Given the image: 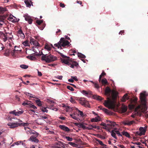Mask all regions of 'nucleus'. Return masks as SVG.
<instances>
[{
	"instance_id": "8fccbe9b",
	"label": "nucleus",
	"mask_w": 148,
	"mask_h": 148,
	"mask_svg": "<svg viewBox=\"0 0 148 148\" xmlns=\"http://www.w3.org/2000/svg\"><path fill=\"white\" fill-rule=\"evenodd\" d=\"M100 125L101 126H102L104 127L103 128L105 129H107V125L106 124L103 123L102 122L100 124Z\"/></svg>"
},
{
	"instance_id": "774afa93",
	"label": "nucleus",
	"mask_w": 148,
	"mask_h": 148,
	"mask_svg": "<svg viewBox=\"0 0 148 148\" xmlns=\"http://www.w3.org/2000/svg\"><path fill=\"white\" fill-rule=\"evenodd\" d=\"M30 148H40V147H38L36 146H35L34 145H32L31 147Z\"/></svg>"
},
{
	"instance_id": "f704fd0d",
	"label": "nucleus",
	"mask_w": 148,
	"mask_h": 148,
	"mask_svg": "<svg viewBox=\"0 0 148 148\" xmlns=\"http://www.w3.org/2000/svg\"><path fill=\"white\" fill-rule=\"evenodd\" d=\"M27 58H28L31 60H34L36 59V58L35 57L31 55L28 56L26 57Z\"/></svg>"
},
{
	"instance_id": "ea45409f",
	"label": "nucleus",
	"mask_w": 148,
	"mask_h": 148,
	"mask_svg": "<svg viewBox=\"0 0 148 148\" xmlns=\"http://www.w3.org/2000/svg\"><path fill=\"white\" fill-rule=\"evenodd\" d=\"M81 92L84 95H88L90 94V92H87L85 90H82L81 91Z\"/></svg>"
},
{
	"instance_id": "3c124183",
	"label": "nucleus",
	"mask_w": 148,
	"mask_h": 148,
	"mask_svg": "<svg viewBox=\"0 0 148 148\" xmlns=\"http://www.w3.org/2000/svg\"><path fill=\"white\" fill-rule=\"evenodd\" d=\"M68 144L72 146L73 147H76L77 146V145L75 143L71 142H69L68 143Z\"/></svg>"
},
{
	"instance_id": "338daca9",
	"label": "nucleus",
	"mask_w": 148,
	"mask_h": 148,
	"mask_svg": "<svg viewBox=\"0 0 148 148\" xmlns=\"http://www.w3.org/2000/svg\"><path fill=\"white\" fill-rule=\"evenodd\" d=\"M18 34H23V32L22 30L21 29H20L18 31Z\"/></svg>"
},
{
	"instance_id": "4468645a",
	"label": "nucleus",
	"mask_w": 148,
	"mask_h": 148,
	"mask_svg": "<svg viewBox=\"0 0 148 148\" xmlns=\"http://www.w3.org/2000/svg\"><path fill=\"white\" fill-rule=\"evenodd\" d=\"M20 126L19 123L17 122H13L10 123V128L14 129L15 127Z\"/></svg>"
},
{
	"instance_id": "dca6fc26",
	"label": "nucleus",
	"mask_w": 148,
	"mask_h": 148,
	"mask_svg": "<svg viewBox=\"0 0 148 148\" xmlns=\"http://www.w3.org/2000/svg\"><path fill=\"white\" fill-rule=\"evenodd\" d=\"M24 129L26 131V133L27 134H29V133L33 134H34V132H36L27 127H25Z\"/></svg>"
},
{
	"instance_id": "393cba45",
	"label": "nucleus",
	"mask_w": 148,
	"mask_h": 148,
	"mask_svg": "<svg viewBox=\"0 0 148 148\" xmlns=\"http://www.w3.org/2000/svg\"><path fill=\"white\" fill-rule=\"evenodd\" d=\"M51 47H53V46L52 44H51V45L48 44L45 45V49H47L48 51H50L51 49Z\"/></svg>"
},
{
	"instance_id": "6ab92c4d",
	"label": "nucleus",
	"mask_w": 148,
	"mask_h": 148,
	"mask_svg": "<svg viewBox=\"0 0 148 148\" xmlns=\"http://www.w3.org/2000/svg\"><path fill=\"white\" fill-rule=\"evenodd\" d=\"M10 21L13 23H15L18 22V20L15 17L13 16L12 14H10Z\"/></svg>"
},
{
	"instance_id": "72a5a7b5",
	"label": "nucleus",
	"mask_w": 148,
	"mask_h": 148,
	"mask_svg": "<svg viewBox=\"0 0 148 148\" xmlns=\"http://www.w3.org/2000/svg\"><path fill=\"white\" fill-rule=\"evenodd\" d=\"M77 55L80 58H86V56L84 55L81 53H77Z\"/></svg>"
},
{
	"instance_id": "603ef678",
	"label": "nucleus",
	"mask_w": 148,
	"mask_h": 148,
	"mask_svg": "<svg viewBox=\"0 0 148 148\" xmlns=\"http://www.w3.org/2000/svg\"><path fill=\"white\" fill-rule=\"evenodd\" d=\"M65 138L69 141H72L73 140L72 138L70 137L69 136H66Z\"/></svg>"
},
{
	"instance_id": "412c9836",
	"label": "nucleus",
	"mask_w": 148,
	"mask_h": 148,
	"mask_svg": "<svg viewBox=\"0 0 148 148\" xmlns=\"http://www.w3.org/2000/svg\"><path fill=\"white\" fill-rule=\"evenodd\" d=\"M129 99V98L128 97V94L126 93L123 97L121 100L123 102H125L126 100H128Z\"/></svg>"
},
{
	"instance_id": "cd10ccee",
	"label": "nucleus",
	"mask_w": 148,
	"mask_h": 148,
	"mask_svg": "<svg viewBox=\"0 0 148 148\" xmlns=\"http://www.w3.org/2000/svg\"><path fill=\"white\" fill-rule=\"evenodd\" d=\"M122 134L124 136L128 138L130 137V135L127 132L123 131L122 132Z\"/></svg>"
},
{
	"instance_id": "69168bd1",
	"label": "nucleus",
	"mask_w": 148,
	"mask_h": 148,
	"mask_svg": "<svg viewBox=\"0 0 148 148\" xmlns=\"http://www.w3.org/2000/svg\"><path fill=\"white\" fill-rule=\"evenodd\" d=\"M125 33V31L124 30H121L119 32V34H121V35L123 34L124 35Z\"/></svg>"
},
{
	"instance_id": "37998d69",
	"label": "nucleus",
	"mask_w": 148,
	"mask_h": 148,
	"mask_svg": "<svg viewBox=\"0 0 148 148\" xmlns=\"http://www.w3.org/2000/svg\"><path fill=\"white\" fill-rule=\"evenodd\" d=\"M36 102L37 105L39 106H41L42 105L41 101L39 99L36 100Z\"/></svg>"
},
{
	"instance_id": "6e6d98bb",
	"label": "nucleus",
	"mask_w": 148,
	"mask_h": 148,
	"mask_svg": "<svg viewBox=\"0 0 148 148\" xmlns=\"http://www.w3.org/2000/svg\"><path fill=\"white\" fill-rule=\"evenodd\" d=\"M28 112L29 114H33V113H34L35 111L34 110L30 109L29 110Z\"/></svg>"
},
{
	"instance_id": "bf43d9fd",
	"label": "nucleus",
	"mask_w": 148,
	"mask_h": 148,
	"mask_svg": "<svg viewBox=\"0 0 148 148\" xmlns=\"http://www.w3.org/2000/svg\"><path fill=\"white\" fill-rule=\"evenodd\" d=\"M30 104V103H29V102H24L22 103V105L24 106L28 105V106H29Z\"/></svg>"
},
{
	"instance_id": "a18cd8bd",
	"label": "nucleus",
	"mask_w": 148,
	"mask_h": 148,
	"mask_svg": "<svg viewBox=\"0 0 148 148\" xmlns=\"http://www.w3.org/2000/svg\"><path fill=\"white\" fill-rule=\"evenodd\" d=\"M20 67L22 69H26L28 68V66L25 64H22L20 65Z\"/></svg>"
},
{
	"instance_id": "4d7b16f0",
	"label": "nucleus",
	"mask_w": 148,
	"mask_h": 148,
	"mask_svg": "<svg viewBox=\"0 0 148 148\" xmlns=\"http://www.w3.org/2000/svg\"><path fill=\"white\" fill-rule=\"evenodd\" d=\"M70 116L72 117L74 119L77 120V117L75 116L74 114H71L70 115Z\"/></svg>"
},
{
	"instance_id": "7ed1b4c3",
	"label": "nucleus",
	"mask_w": 148,
	"mask_h": 148,
	"mask_svg": "<svg viewBox=\"0 0 148 148\" xmlns=\"http://www.w3.org/2000/svg\"><path fill=\"white\" fill-rule=\"evenodd\" d=\"M59 53L62 57V58H61V61L62 63L68 65L72 68H73L74 66H77L78 65V63L70 59L69 57L64 55L61 53L59 52Z\"/></svg>"
},
{
	"instance_id": "1a4fd4ad",
	"label": "nucleus",
	"mask_w": 148,
	"mask_h": 148,
	"mask_svg": "<svg viewBox=\"0 0 148 148\" xmlns=\"http://www.w3.org/2000/svg\"><path fill=\"white\" fill-rule=\"evenodd\" d=\"M80 103L82 105L88 107L89 103L88 101L86 100L84 98H81L79 100Z\"/></svg>"
},
{
	"instance_id": "13d9d810",
	"label": "nucleus",
	"mask_w": 148,
	"mask_h": 148,
	"mask_svg": "<svg viewBox=\"0 0 148 148\" xmlns=\"http://www.w3.org/2000/svg\"><path fill=\"white\" fill-rule=\"evenodd\" d=\"M115 132L119 136H122V135L120 134V132L119 131H115Z\"/></svg>"
},
{
	"instance_id": "09e8293b",
	"label": "nucleus",
	"mask_w": 148,
	"mask_h": 148,
	"mask_svg": "<svg viewBox=\"0 0 148 148\" xmlns=\"http://www.w3.org/2000/svg\"><path fill=\"white\" fill-rule=\"evenodd\" d=\"M23 44L25 46H28L29 44V40H27L23 42Z\"/></svg>"
},
{
	"instance_id": "c756f323",
	"label": "nucleus",
	"mask_w": 148,
	"mask_h": 148,
	"mask_svg": "<svg viewBox=\"0 0 148 148\" xmlns=\"http://www.w3.org/2000/svg\"><path fill=\"white\" fill-rule=\"evenodd\" d=\"M24 2L27 7L30 8L31 7V5L29 0H25Z\"/></svg>"
},
{
	"instance_id": "a19ab883",
	"label": "nucleus",
	"mask_w": 148,
	"mask_h": 148,
	"mask_svg": "<svg viewBox=\"0 0 148 148\" xmlns=\"http://www.w3.org/2000/svg\"><path fill=\"white\" fill-rule=\"evenodd\" d=\"M43 22V20H37L36 21V23L38 25H40Z\"/></svg>"
},
{
	"instance_id": "20e7f679",
	"label": "nucleus",
	"mask_w": 148,
	"mask_h": 148,
	"mask_svg": "<svg viewBox=\"0 0 148 148\" xmlns=\"http://www.w3.org/2000/svg\"><path fill=\"white\" fill-rule=\"evenodd\" d=\"M70 42L66 40L64 38H61L60 40L57 44L54 45V46L58 49H62V47H65L66 46H69Z\"/></svg>"
},
{
	"instance_id": "473e14b6",
	"label": "nucleus",
	"mask_w": 148,
	"mask_h": 148,
	"mask_svg": "<svg viewBox=\"0 0 148 148\" xmlns=\"http://www.w3.org/2000/svg\"><path fill=\"white\" fill-rule=\"evenodd\" d=\"M111 135L112 136L116 139H117V138L116 136V133L114 130H112L111 132Z\"/></svg>"
},
{
	"instance_id": "c9c22d12",
	"label": "nucleus",
	"mask_w": 148,
	"mask_h": 148,
	"mask_svg": "<svg viewBox=\"0 0 148 148\" xmlns=\"http://www.w3.org/2000/svg\"><path fill=\"white\" fill-rule=\"evenodd\" d=\"M106 75V73H105V72H104V71H103L101 74L99 76V82H101V78H102V77L103 76H104Z\"/></svg>"
},
{
	"instance_id": "f8f14e48",
	"label": "nucleus",
	"mask_w": 148,
	"mask_h": 148,
	"mask_svg": "<svg viewBox=\"0 0 148 148\" xmlns=\"http://www.w3.org/2000/svg\"><path fill=\"white\" fill-rule=\"evenodd\" d=\"M25 20L28 21L29 24H31L32 23L33 20L31 18V17L29 16L28 14H25L24 16Z\"/></svg>"
},
{
	"instance_id": "58836bf2",
	"label": "nucleus",
	"mask_w": 148,
	"mask_h": 148,
	"mask_svg": "<svg viewBox=\"0 0 148 148\" xmlns=\"http://www.w3.org/2000/svg\"><path fill=\"white\" fill-rule=\"evenodd\" d=\"M29 108H33V109L35 110L37 108V107L31 104L29 105V106H28Z\"/></svg>"
},
{
	"instance_id": "0eeeda50",
	"label": "nucleus",
	"mask_w": 148,
	"mask_h": 148,
	"mask_svg": "<svg viewBox=\"0 0 148 148\" xmlns=\"http://www.w3.org/2000/svg\"><path fill=\"white\" fill-rule=\"evenodd\" d=\"M139 131L137 132L135 134L136 136H141L144 135L146 132V130L143 127H140L139 129Z\"/></svg>"
},
{
	"instance_id": "79ce46f5",
	"label": "nucleus",
	"mask_w": 148,
	"mask_h": 148,
	"mask_svg": "<svg viewBox=\"0 0 148 148\" xmlns=\"http://www.w3.org/2000/svg\"><path fill=\"white\" fill-rule=\"evenodd\" d=\"M19 125H20V126H23L25 127V126H28L29 125V123H19Z\"/></svg>"
},
{
	"instance_id": "680f3d73",
	"label": "nucleus",
	"mask_w": 148,
	"mask_h": 148,
	"mask_svg": "<svg viewBox=\"0 0 148 148\" xmlns=\"http://www.w3.org/2000/svg\"><path fill=\"white\" fill-rule=\"evenodd\" d=\"M77 77L71 76V78L73 79V80H74L75 81H78V79L77 78Z\"/></svg>"
},
{
	"instance_id": "49530a36",
	"label": "nucleus",
	"mask_w": 148,
	"mask_h": 148,
	"mask_svg": "<svg viewBox=\"0 0 148 148\" xmlns=\"http://www.w3.org/2000/svg\"><path fill=\"white\" fill-rule=\"evenodd\" d=\"M101 83L103 84H106L107 83V81L106 79L104 78L101 81Z\"/></svg>"
},
{
	"instance_id": "f3484780",
	"label": "nucleus",
	"mask_w": 148,
	"mask_h": 148,
	"mask_svg": "<svg viewBox=\"0 0 148 148\" xmlns=\"http://www.w3.org/2000/svg\"><path fill=\"white\" fill-rule=\"evenodd\" d=\"M20 144H21L22 145H25V144L23 143V141H19L16 142L14 143L12 145H11L10 148H13V147L15 145H18Z\"/></svg>"
},
{
	"instance_id": "2eb2a0df",
	"label": "nucleus",
	"mask_w": 148,
	"mask_h": 148,
	"mask_svg": "<svg viewBox=\"0 0 148 148\" xmlns=\"http://www.w3.org/2000/svg\"><path fill=\"white\" fill-rule=\"evenodd\" d=\"M106 125L107 126V129H109L114 127L115 125H116V123L114 122H110V123H108Z\"/></svg>"
},
{
	"instance_id": "0e129e2a",
	"label": "nucleus",
	"mask_w": 148,
	"mask_h": 148,
	"mask_svg": "<svg viewBox=\"0 0 148 148\" xmlns=\"http://www.w3.org/2000/svg\"><path fill=\"white\" fill-rule=\"evenodd\" d=\"M45 25H46L45 24H43L42 25V26L39 28L41 30H42L44 29V28L45 27Z\"/></svg>"
},
{
	"instance_id": "2f4dec72",
	"label": "nucleus",
	"mask_w": 148,
	"mask_h": 148,
	"mask_svg": "<svg viewBox=\"0 0 148 148\" xmlns=\"http://www.w3.org/2000/svg\"><path fill=\"white\" fill-rule=\"evenodd\" d=\"M76 109L77 110V111H78V116H85L84 115V114L82 112L79 110H78V109L76 108Z\"/></svg>"
},
{
	"instance_id": "f257e3e1",
	"label": "nucleus",
	"mask_w": 148,
	"mask_h": 148,
	"mask_svg": "<svg viewBox=\"0 0 148 148\" xmlns=\"http://www.w3.org/2000/svg\"><path fill=\"white\" fill-rule=\"evenodd\" d=\"M146 96L147 95L145 92L141 93H140V99L142 105H139L137 107H136V105L137 103L138 99L135 98L132 101L131 104L129 105V108L131 110L135 109V111L138 112L145 113L147 110L146 99Z\"/></svg>"
},
{
	"instance_id": "864d4df0",
	"label": "nucleus",
	"mask_w": 148,
	"mask_h": 148,
	"mask_svg": "<svg viewBox=\"0 0 148 148\" xmlns=\"http://www.w3.org/2000/svg\"><path fill=\"white\" fill-rule=\"evenodd\" d=\"M67 88L70 90L71 91H74V89L72 87L69 86H67Z\"/></svg>"
},
{
	"instance_id": "c85d7f7f",
	"label": "nucleus",
	"mask_w": 148,
	"mask_h": 148,
	"mask_svg": "<svg viewBox=\"0 0 148 148\" xmlns=\"http://www.w3.org/2000/svg\"><path fill=\"white\" fill-rule=\"evenodd\" d=\"M127 110V107L125 106H123L121 108V111L122 113L125 112Z\"/></svg>"
},
{
	"instance_id": "423d86ee",
	"label": "nucleus",
	"mask_w": 148,
	"mask_h": 148,
	"mask_svg": "<svg viewBox=\"0 0 148 148\" xmlns=\"http://www.w3.org/2000/svg\"><path fill=\"white\" fill-rule=\"evenodd\" d=\"M34 134H33L34 135L31 136L29 138L28 140L29 141H31L34 143H38V142L39 140L36 138V137L38 136L39 134L36 132H34Z\"/></svg>"
},
{
	"instance_id": "39448f33",
	"label": "nucleus",
	"mask_w": 148,
	"mask_h": 148,
	"mask_svg": "<svg viewBox=\"0 0 148 148\" xmlns=\"http://www.w3.org/2000/svg\"><path fill=\"white\" fill-rule=\"evenodd\" d=\"M6 11H7V9L6 8H0V27H2L4 23V20L6 18L5 16L3 14V12Z\"/></svg>"
},
{
	"instance_id": "6e6552de",
	"label": "nucleus",
	"mask_w": 148,
	"mask_h": 148,
	"mask_svg": "<svg viewBox=\"0 0 148 148\" xmlns=\"http://www.w3.org/2000/svg\"><path fill=\"white\" fill-rule=\"evenodd\" d=\"M57 58L56 56H54L51 54L48 55L47 56V58L46 59V62L47 63H50L56 61L57 60Z\"/></svg>"
},
{
	"instance_id": "bb28decb",
	"label": "nucleus",
	"mask_w": 148,
	"mask_h": 148,
	"mask_svg": "<svg viewBox=\"0 0 148 148\" xmlns=\"http://www.w3.org/2000/svg\"><path fill=\"white\" fill-rule=\"evenodd\" d=\"M77 125L78 127L82 128L84 130H85L86 126L84 125L83 123H77Z\"/></svg>"
},
{
	"instance_id": "c03bdc74",
	"label": "nucleus",
	"mask_w": 148,
	"mask_h": 148,
	"mask_svg": "<svg viewBox=\"0 0 148 148\" xmlns=\"http://www.w3.org/2000/svg\"><path fill=\"white\" fill-rule=\"evenodd\" d=\"M96 140L97 141L98 143L99 144V145H101V146L105 145L103 143V142L102 141H101V140H100L99 139H96Z\"/></svg>"
},
{
	"instance_id": "9d476101",
	"label": "nucleus",
	"mask_w": 148,
	"mask_h": 148,
	"mask_svg": "<svg viewBox=\"0 0 148 148\" xmlns=\"http://www.w3.org/2000/svg\"><path fill=\"white\" fill-rule=\"evenodd\" d=\"M9 35V33L5 32V34L2 32H0V37H2L4 42L6 41L7 40L8 37Z\"/></svg>"
},
{
	"instance_id": "e2e57ef3",
	"label": "nucleus",
	"mask_w": 148,
	"mask_h": 148,
	"mask_svg": "<svg viewBox=\"0 0 148 148\" xmlns=\"http://www.w3.org/2000/svg\"><path fill=\"white\" fill-rule=\"evenodd\" d=\"M92 129L93 128L99 129V127L95 125H92Z\"/></svg>"
},
{
	"instance_id": "5701e85b",
	"label": "nucleus",
	"mask_w": 148,
	"mask_h": 148,
	"mask_svg": "<svg viewBox=\"0 0 148 148\" xmlns=\"http://www.w3.org/2000/svg\"><path fill=\"white\" fill-rule=\"evenodd\" d=\"M111 91V90L108 87H107L106 88L105 92L106 94L108 95L109 96L110 95V93Z\"/></svg>"
},
{
	"instance_id": "052dcab7",
	"label": "nucleus",
	"mask_w": 148,
	"mask_h": 148,
	"mask_svg": "<svg viewBox=\"0 0 148 148\" xmlns=\"http://www.w3.org/2000/svg\"><path fill=\"white\" fill-rule=\"evenodd\" d=\"M104 112L106 113H108V110L107 109L105 108H103L102 110Z\"/></svg>"
},
{
	"instance_id": "b1692460",
	"label": "nucleus",
	"mask_w": 148,
	"mask_h": 148,
	"mask_svg": "<svg viewBox=\"0 0 148 148\" xmlns=\"http://www.w3.org/2000/svg\"><path fill=\"white\" fill-rule=\"evenodd\" d=\"M47 117L46 116H45L41 115L40 116V118L38 119L36 121L38 122L37 123L39 125H41L42 123L39 122V121L41 120V119H47Z\"/></svg>"
},
{
	"instance_id": "4be33fe9",
	"label": "nucleus",
	"mask_w": 148,
	"mask_h": 148,
	"mask_svg": "<svg viewBox=\"0 0 148 148\" xmlns=\"http://www.w3.org/2000/svg\"><path fill=\"white\" fill-rule=\"evenodd\" d=\"M100 120V118L99 116H97V117H95L94 118H92L91 119V121L92 122H97Z\"/></svg>"
},
{
	"instance_id": "aec40b11",
	"label": "nucleus",
	"mask_w": 148,
	"mask_h": 148,
	"mask_svg": "<svg viewBox=\"0 0 148 148\" xmlns=\"http://www.w3.org/2000/svg\"><path fill=\"white\" fill-rule=\"evenodd\" d=\"M135 121H125L123 123V124L125 125H132L133 123H134Z\"/></svg>"
},
{
	"instance_id": "5fc2aeb1",
	"label": "nucleus",
	"mask_w": 148,
	"mask_h": 148,
	"mask_svg": "<svg viewBox=\"0 0 148 148\" xmlns=\"http://www.w3.org/2000/svg\"><path fill=\"white\" fill-rule=\"evenodd\" d=\"M56 145L61 146L62 145L63 146V143L61 141H59L58 142L56 143Z\"/></svg>"
},
{
	"instance_id": "7c9ffc66",
	"label": "nucleus",
	"mask_w": 148,
	"mask_h": 148,
	"mask_svg": "<svg viewBox=\"0 0 148 148\" xmlns=\"http://www.w3.org/2000/svg\"><path fill=\"white\" fill-rule=\"evenodd\" d=\"M47 54H43L41 57V60H44L46 62V59L47 58Z\"/></svg>"
},
{
	"instance_id": "de8ad7c7",
	"label": "nucleus",
	"mask_w": 148,
	"mask_h": 148,
	"mask_svg": "<svg viewBox=\"0 0 148 148\" xmlns=\"http://www.w3.org/2000/svg\"><path fill=\"white\" fill-rule=\"evenodd\" d=\"M85 130H91L92 129V125H89L88 126L86 127Z\"/></svg>"
},
{
	"instance_id": "9b49d317",
	"label": "nucleus",
	"mask_w": 148,
	"mask_h": 148,
	"mask_svg": "<svg viewBox=\"0 0 148 148\" xmlns=\"http://www.w3.org/2000/svg\"><path fill=\"white\" fill-rule=\"evenodd\" d=\"M24 112L23 110L21 111H18L16 112V110H14L10 112V113L16 116H19L22 114Z\"/></svg>"
},
{
	"instance_id": "a211bd4d",
	"label": "nucleus",
	"mask_w": 148,
	"mask_h": 148,
	"mask_svg": "<svg viewBox=\"0 0 148 148\" xmlns=\"http://www.w3.org/2000/svg\"><path fill=\"white\" fill-rule=\"evenodd\" d=\"M59 127L62 130L67 132H69L70 131V129L64 125H60Z\"/></svg>"
},
{
	"instance_id": "4c0bfd02",
	"label": "nucleus",
	"mask_w": 148,
	"mask_h": 148,
	"mask_svg": "<svg viewBox=\"0 0 148 148\" xmlns=\"http://www.w3.org/2000/svg\"><path fill=\"white\" fill-rule=\"evenodd\" d=\"M40 109L41 111L44 112H47L48 110L47 109V108L45 107H42L40 108Z\"/></svg>"
},
{
	"instance_id": "a878e982",
	"label": "nucleus",
	"mask_w": 148,
	"mask_h": 148,
	"mask_svg": "<svg viewBox=\"0 0 148 148\" xmlns=\"http://www.w3.org/2000/svg\"><path fill=\"white\" fill-rule=\"evenodd\" d=\"M93 97L95 99H97L99 101H101L103 99V98L97 95H94L93 96Z\"/></svg>"
},
{
	"instance_id": "f03ea898",
	"label": "nucleus",
	"mask_w": 148,
	"mask_h": 148,
	"mask_svg": "<svg viewBox=\"0 0 148 148\" xmlns=\"http://www.w3.org/2000/svg\"><path fill=\"white\" fill-rule=\"evenodd\" d=\"M118 94V92L117 91L113 90L112 91L111 95L112 100L110 97H109L108 98L107 100H105L103 103L105 106L110 109H114L115 107L114 101L116 99Z\"/></svg>"
},
{
	"instance_id": "ddd939ff",
	"label": "nucleus",
	"mask_w": 148,
	"mask_h": 148,
	"mask_svg": "<svg viewBox=\"0 0 148 148\" xmlns=\"http://www.w3.org/2000/svg\"><path fill=\"white\" fill-rule=\"evenodd\" d=\"M30 42L31 44H33V45L36 46H39L40 44L35 39L32 37H30Z\"/></svg>"
},
{
	"instance_id": "e433bc0d",
	"label": "nucleus",
	"mask_w": 148,
	"mask_h": 148,
	"mask_svg": "<svg viewBox=\"0 0 148 148\" xmlns=\"http://www.w3.org/2000/svg\"><path fill=\"white\" fill-rule=\"evenodd\" d=\"M4 56H8L9 55V49H7L5 50L4 53Z\"/></svg>"
}]
</instances>
